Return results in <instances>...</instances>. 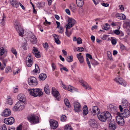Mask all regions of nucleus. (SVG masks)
<instances>
[{
  "instance_id": "obj_1",
  "label": "nucleus",
  "mask_w": 130,
  "mask_h": 130,
  "mask_svg": "<svg viewBox=\"0 0 130 130\" xmlns=\"http://www.w3.org/2000/svg\"><path fill=\"white\" fill-rule=\"evenodd\" d=\"M17 98L19 101L17 102L13 108V110L14 111L21 110L24 107V102L26 100L25 95L22 94H20L18 95Z\"/></svg>"
},
{
  "instance_id": "obj_2",
  "label": "nucleus",
  "mask_w": 130,
  "mask_h": 130,
  "mask_svg": "<svg viewBox=\"0 0 130 130\" xmlns=\"http://www.w3.org/2000/svg\"><path fill=\"white\" fill-rule=\"evenodd\" d=\"M99 119L101 121L105 122L108 120L109 121L111 119V116L110 113L108 111L102 112L97 115Z\"/></svg>"
},
{
  "instance_id": "obj_3",
  "label": "nucleus",
  "mask_w": 130,
  "mask_h": 130,
  "mask_svg": "<svg viewBox=\"0 0 130 130\" xmlns=\"http://www.w3.org/2000/svg\"><path fill=\"white\" fill-rule=\"evenodd\" d=\"M30 95L34 97H36L38 96H40L43 94L41 90L39 88L35 89H28Z\"/></svg>"
},
{
  "instance_id": "obj_4",
  "label": "nucleus",
  "mask_w": 130,
  "mask_h": 130,
  "mask_svg": "<svg viewBox=\"0 0 130 130\" xmlns=\"http://www.w3.org/2000/svg\"><path fill=\"white\" fill-rule=\"evenodd\" d=\"M14 27L20 36H22L24 33V29L21 27L19 22L16 20L14 23Z\"/></svg>"
},
{
  "instance_id": "obj_5",
  "label": "nucleus",
  "mask_w": 130,
  "mask_h": 130,
  "mask_svg": "<svg viewBox=\"0 0 130 130\" xmlns=\"http://www.w3.org/2000/svg\"><path fill=\"white\" fill-rule=\"evenodd\" d=\"M28 84L32 87L36 86L38 84L36 78L33 76L30 77L28 79Z\"/></svg>"
},
{
  "instance_id": "obj_6",
  "label": "nucleus",
  "mask_w": 130,
  "mask_h": 130,
  "mask_svg": "<svg viewBox=\"0 0 130 130\" xmlns=\"http://www.w3.org/2000/svg\"><path fill=\"white\" fill-rule=\"evenodd\" d=\"M28 119L32 124H36L39 122L38 117L34 115H31L28 117Z\"/></svg>"
},
{
  "instance_id": "obj_7",
  "label": "nucleus",
  "mask_w": 130,
  "mask_h": 130,
  "mask_svg": "<svg viewBox=\"0 0 130 130\" xmlns=\"http://www.w3.org/2000/svg\"><path fill=\"white\" fill-rule=\"evenodd\" d=\"M68 23L66 26L67 29H70L75 24V20L72 18H69L68 19Z\"/></svg>"
},
{
  "instance_id": "obj_8",
  "label": "nucleus",
  "mask_w": 130,
  "mask_h": 130,
  "mask_svg": "<svg viewBox=\"0 0 130 130\" xmlns=\"http://www.w3.org/2000/svg\"><path fill=\"white\" fill-rule=\"evenodd\" d=\"M52 93L56 100L59 101L60 99V95L58 91H57L54 87L52 88Z\"/></svg>"
},
{
  "instance_id": "obj_9",
  "label": "nucleus",
  "mask_w": 130,
  "mask_h": 130,
  "mask_svg": "<svg viewBox=\"0 0 130 130\" xmlns=\"http://www.w3.org/2000/svg\"><path fill=\"white\" fill-rule=\"evenodd\" d=\"M118 114V115L116 117L117 123L120 125H123L124 124V122L123 118L119 114Z\"/></svg>"
},
{
  "instance_id": "obj_10",
  "label": "nucleus",
  "mask_w": 130,
  "mask_h": 130,
  "mask_svg": "<svg viewBox=\"0 0 130 130\" xmlns=\"http://www.w3.org/2000/svg\"><path fill=\"white\" fill-rule=\"evenodd\" d=\"M49 122L52 128L55 129L58 127V123L56 121L53 119H51L50 120Z\"/></svg>"
},
{
  "instance_id": "obj_11",
  "label": "nucleus",
  "mask_w": 130,
  "mask_h": 130,
  "mask_svg": "<svg viewBox=\"0 0 130 130\" xmlns=\"http://www.w3.org/2000/svg\"><path fill=\"white\" fill-rule=\"evenodd\" d=\"M4 122L7 124L11 125L14 122V119L12 117L5 119L4 120Z\"/></svg>"
},
{
  "instance_id": "obj_12",
  "label": "nucleus",
  "mask_w": 130,
  "mask_h": 130,
  "mask_svg": "<svg viewBox=\"0 0 130 130\" xmlns=\"http://www.w3.org/2000/svg\"><path fill=\"white\" fill-rule=\"evenodd\" d=\"M114 80L115 82L119 84L123 85L124 86H126L125 81L121 78L116 77Z\"/></svg>"
},
{
  "instance_id": "obj_13",
  "label": "nucleus",
  "mask_w": 130,
  "mask_h": 130,
  "mask_svg": "<svg viewBox=\"0 0 130 130\" xmlns=\"http://www.w3.org/2000/svg\"><path fill=\"white\" fill-rule=\"evenodd\" d=\"M81 85L83 87L87 90H90L91 89L90 86L85 82L83 80H79Z\"/></svg>"
},
{
  "instance_id": "obj_14",
  "label": "nucleus",
  "mask_w": 130,
  "mask_h": 130,
  "mask_svg": "<svg viewBox=\"0 0 130 130\" xmlns=\"http://www.w3.org/2000/svg\"><path fill=\"white\" fill-rule=\"evenodd\" d=\"M74 110L75 112H78L81 110V108L80 104L77 102L74 103Z\"/></svg>"
},
{
  "instance_id": "obj_15",
  "label": "nucleus",
  "mask_w": 130,
  "mask_h": 130,
  "mask_svg": "<svg viewBox=\"0 0 130 130\" xmlns=\"http://www.w3.org/2000/svg\"><path fill=\"white\" fill-rule=\"evenodd\" d=\"M90 125L94 128H97L98 127L96 121L94 119H90L89 121Z\"/></svg>"
},
{
  "instance_id": "obj_16",
  "label": "nucleus",
  "mask_w": 130,
  "mask_h": 130,
  "mask_svg": "<svg viewBox=\"0 0 130 130\" xmlns=\"http://www.w3.org/2000/svg\"><path fill=\"white\" fill-rule=\"evenodd\" d=\"M2 115L5 117H7L11 114V112L10 109H6L2 113Z\"/></svg>"
},
{
  "instance_id": "obj_17",
  "label": "nucleus",
  "mask_w": 130,
  "mask_h": 130,
  "mask_svg": "<svg viewBox=\"0 0 130 130\" xmlns=\"http://www.w3.org/2000/svg\"><path fill=\"white\" fill-rule=\"evenodd\" d=\"M92 113H93L94 115L96 113L97 115L99 114L100 113V110L97 106H94L92 107Z\"/></svg>"
},
{
  "instance_id": "obj_18",
  "label": "nucleus",
  "mask_w": 130,
  "mask_h": 130,
  "mask_svg": "<svg viewBox=\"0 0 130 130\" xmlns=\"http://www.w3.org/2000/svg\"><path fill=\"white\" fill-rule=\"evenodd\" d=\"M34 48L33 50V53L35 55V56L37 58H39L40 57L39 52L36 48L35 47H33Z\"/></svg>"
},
{
  "instance_id": "obj_19",
  "label": "nucleus",
  "mask_w": 130,
  "mask_h": 130,
  "mask_svg": "<svg viewBox=\"0 0 130 130\" xmlns=\"http://www.w3.org/2000/svg\"><path fill=\"white\" fill-rule=\"evenodd\" d=\"M117 114H119L122 117H123L125 118L128 117L129 114V112L127 109H125L123 113H120L118 112L117 113Z\"/></svg>"
},
{
  "instance_id": "obj_20",
  "label": "nucleus",
  "mask_w": 130,
  "mask_h": 130,
  "mask_svg": "<svg viewBox=\"0 0 130 130\" xmlns=\"http://www.w3.org/2000/svg\"><path fill=\"white\" fill-rule=\"evenodd\" d=\"M66 90H67L69 91H70L72 92L77 91V89L76 88H75L70 85H69L68 86Z\"/></svg>"
},
{
  "instance_id": "obj_21",
  "label": "nucleus",
  "mask_w": 130,
  "mask_h": 130,
  "mask_svg": "<svg viewBox=\"0 0 130 130\" xmlns=\"http://www.w3.org/2000/svg\"><path fill=\"white\" fill-rule=\"evenodd\" d=\"M116 17L119 19L124 20L126 18L125 16L123 14L117 13L116 14Z\"/></svg>"
},
{
  "instance_id": "obj_22",
  "label": "nucleus",
  "mask_w": 130,
  "mask_h": 130,
  "mask_svg": "<svg viewBox=\"0 0 130 130\" xmlns=\"http://www.w3.org/2000/svg\"><path fill=\"white\" fill-rule=\"evenodd\" d=\"M53 36L54 38L55 42L57 44H59L60 42L58 36L56 34H53Z\"/></svg>"
},
{
  "instance_id": "obj_23",
  "label": "nucleus",
  "mask_w": 130,
  "mask_h": 130,
  "mask_svg": "<svg viewBox=\"0 0 130 130\" xmlns=\"http://www.w3.org/2000/svg\"><path fill=\"white\" fill-rule=\"evenodd\" d=\"M10 3L13 6L16 8L19 6V4L18 2L16 0H11L10 1Z\"/></svg>"
},
{
  "instance_id": "obj_24",
  "label": "nucleus",
  "mask_w": 130,
  "mask_h": 130,
  "mask_svg": "<svg viewBox=\"0 0 130 130\" xmlns=\"http://www.w3.org/2000/svg\"><path fill=\"white\" fill-rule=\"evenodd\" d=\"M128 102L125 99L122 100V105L124 108H126L128 105Z\"/></svg>"
},
{
  "instance_id": "obj_25",
  "label": "nucleus",
  "mask_w": 130,
  "mask_h": 130,
  "mask_svg": "<svg viewBox=\"0 0 130 130\" xmlns=\"http://www.w3.org/2000/svg\"><path fill=\"white\" fill-rule=\"evenodd\" d=\"M102 27L103 29L107 30L110 29V25L108 24L107 23L103 24L102 26Z\"/></svg>"
},
{
  "instance_id": "obj_26",
  "label": "nucleus",
  "mask_w": 130,
  "mask_h": 130,
  "mask_svg": "<svg viewBox=\"0 0 130 130\" xmlns=\"http://www.w3.org/2000/svg\"><path fill=\"white\" fill-rule=\"evenodd\" d=\"M44 88L45 92L47 94H49L50 93V91L49 86L46 85L44 86Z\"/></svg>"
},
{
  "instance_id": "obj_27",
  "label": "nucleus",
  "mask_w": 130,
  "mask_h": 130,
  "mask_svg": "<svg viewBox=\"0 0 130 130\" xmlns=\"http://www.w3.org/2000/svg\"><path fill=\"white\" fill-rule=\"evenodd\" d=\"M83 114L84 115H87L88 113V108L86 105H85L83 108Z\"/></svg>"
},
{
  "instance_id": "obj_28",
  "label": "nucleus",
  "mask_w": 130,
  "mask_h": 130,
  "mask_svg": "<svg viewBox=\"0 0 130 130\" xmlns=\"http://www.w3.org/2000/svg\"><path fill=\"white\" fill-rule=\"evenodd\" d=\"M7 104L12 105L13 104V100L10 96H8L6 101Z\"/></svg>"
},
{
  "instance_id": "obj_29",
  "label": "nucleus",
  "mask_w": 130,
  "mask_h": 130,
  "mask_svg": "<svg viewBox=\"0 0 130 130\" xmlns=\"http://www.w3.org/2000/svg\"><path fill=\"white\" fill-rule=\"evenodd\" d=\"M116 127V126L113 123H112L111 122L109 124V129L110 130H114Z\"/></svg>"
},
{
  "instance_id": "obj_30",
  "label": "nucleus",
  "mask_w": 130,
  "mask_h": 130,
  "mask_svg": "<svg viewBox=\"0 0 130 130\" xmlns=\"http://www.w3.org/2000/svg\"><path fill=\"white\" fill-rule=\"evenodd\" d=\"M39 78L42 80H44L46 77V74L43 73H42L39 75Z\"/></svg>"
},
{
  "instance_id": "obj_31",
  "label": "nucleus",
  "mask_w": 130,
  "mask_h": 130,
  "mask_svg": "<svg viewBox=\"0 0 130 130\" xmlns=\"http://www.w3.org/2000/svg\"><path fill=\"white\" fill-rule=\"evenodd\" d=\"M76 56L80 63H83L84 62V58L83 56L82 55H79L78 54H77Z\"/></svg>"
},
{
  "instance_id": "obj_32",
  "label": "nucleus",
  "mask_w": 130,
  "mask_h": 130,
  "mask_svg": "<svg viewBox=\"0 0 130 130\" xmlns=\"http://www.w3.org/2000/svg\"><path fill=\"white\" fill-rule=\"evenodd\" d=\"M76 4L79 7H82L84 4V0H82L79 1H76Z\"/></svg>"
},
{
  "instance_id": "obj_33",
  "label": "nucleus",
  "mask_w": 130,
  "mask_h": 130,
  "mask_svg": "<svg viewBox=\"0 0 130 130\" xmlns=\"http://www.w3.org/2000/svg\"><path fill=\"white\" fill-rule=\"evenodd\" d=\"M64 102L65 104L68 107L70 108L71 107L70 103L68 100L67 99H65L64 100Z\"/></svg>"
},
{
  "instance_id": "obj_34",
  "label": "nucleus",
  "mask_w": 130,
  "mask_h": 130,
  "mask_svg": "<svg viewBox=\"0 0 130 130\" xmlns=\"http://www.w3.org/2000/svg\"><path fill=\"white\" fill-rule=\"evenodd\" d=\"M64 130H73L70 125L69 124H67L64 126Z\"/></svg>"
},
{
  "instance_id": "obj_35",
  "label": "nucleus",
  "mask_w": 130,
  "mask_h": 130,
  "mask_svg": "<svg viewBox=\"0 0 130 130\" xmlns=\"http://www.w3.org/2000/svg\"><path fill=\"white\" fill-rule=\"evenodd\" d=\"M107 54L108 59L110 60H112V58L111 56L112 55L111 52L109 51H108L107 52Z\"/></svg>"
},
{
  "instance_id": "obj_36",
  "label": "nucleus",
  "mask_w": 130,
  "mask_h": 130,
  "mask_svg": "<svg viewBox=\"0 0 130 130\" xmlns=\"http://www.w3.org/2000/svg\"><path fill=\"white\" fill-rule=\"evenodd\" d=\"M73 57L72 56H68L67 57L66 60L69 62H70L73 61Z\"/></svg>"
},
{
  "instance_id": "obj_37",
  "label": "nucleus",
  "mask_w": 130,
  "mask_h": 130,
  "mask_svg": "<svg viewBox=\"0 0 130 130\" xmlns=\"http://www.w3.org/2000/svg\"><path fill=\"white\" fill-rule=\"evenodd\" d=\"M70 7L73 11H74V10H75L76 9V6L73 4H72L71 5Z\"/></svg>"
},
{
  "instance_id": "obj_38",
  "label": "nucleus",
  "mask_w": 130,
  "mask_h": 130,
  "mask_svg": "<svg viewBox=\"0 0 130 130\" xmlns=\"http://www.w3.org/2000/svg\"><path fill=\"white\" fill-rule=\"evenodd\" d=\"M5 19L6 17L4 14L3 17L2 19L1 20V24L2 25V26H3L4 25Z\"/></svg>"
},
{
  "instance_id": "obj_39",
  "label": "nucleus",
  "mask_w": 130,
  "mask_h": 130,
  "mask_svg": "<svg viewBox=\"0 0 130 130\" xmlns=\"http://www.w3.org/2000/svg\"><path fill=\"white\" fill-rule=\"evenodd\" d=\"M35 69L33 70V71L35 73L39 72V69L38 66L37 64H35Z\"/></svg>"
},
{
  "instance_id": "obj_40",
  "label": "nucleus",
  "mask_w": 130,
  "mask_h": 130,
  "mask_svg": "<svg viewBox=\"0 0 130 130\" xmlns=\"http://www.w3.org/2000/svg\"><path fill=\"white\" fill-rule=\"evenodd\" d=\"M32 57L31 54H29L28 56H27L26 58V61H32L31 60Z\"/></svg>"
},
{
  "instance_id": "obj_41",
  "label": "nucleus",
  "mask_w": 130,
  "mask_h": 130,
  "mask_svg": "<svg viewBox=\"0 0 130 130\" xmlns=\"http://www.w3.org/2000/svg\"><path fill=\"white\" fill-rule=\"evenodd\" d=\"M5 53V50L3 47L0 48V56L3 55Z\"/></svg>"
},
{
  "instance_id": "obj_42",
  "label": "nucleus",
  "mask_w": 130,
  "mask_h": 130,
  "mask_svg": "<svg viewBox=\"0 0 130 130\" xmlns=\"http://www.w3.org/2000/svg\"><path fill=\"white\" fill-rule=\"evenodd\" d=\"M68 29H67L66 28V32H65V34L68 37H69L71 35L72 33V32L71 31H70V32H69L68 30H67Z\"/></svg>"
},
{
  "instance_id": "obj_43",
  "label": "nucleus",
  "mask_w": 130,
  "mask_h": 130,
  "mask_svg": "<svg viewBox=\"0 0 130 130\" xmlns=\"http://www.w3.org/2000/svg\"><path fill=\"white\" fill-rule=\"evenodd\" d=\"M117 107L116 106H115L113 108H112V109H111L110 111H111L112 113H115L117 112Z\"/></svg>"
},
{
  "instance_id": "obj_44",
  "label": "nucleus",
  "mask_w": 130,
  "mask_h": 130,
  "mask_svg": "<svg viewBox=\"0 0 130 130\" xmlns=\"http://www.w3.org/2000/svg\"><path fill=\"white\" fill-rule=\"evenodd\" d=\"M32 61H30L29 60L28 61H26V64L27 66L29 67H30L32 66Z\"/></svg>"
},
{
  "instance_id": "obj_45",
  "label": "nucleus",
  "mask_w": 130,
  "mask_h": 130,
  "mask_svg": "<svg viewBox=\"0 0 130 130\" xmlns=\"http://www.w3.org/2000/svg\"><path fill=\"white\" fill-rule=\"evenodd\" d=\"M67 118L64 115H62L60 117L61 121L64 122L65 121Z\"/></svg>"
},
{
  "instance_id": "obj_46",
  "label": "nucleus",
  "mask_w": 130,
  "mask_h": 130,
  "mask_svg": "<svg viewBox=\"0 0 130 130\" xmlns=\"http://www.w3.org/2000/svg\"><path fill=\"white\" fill-rule=\"evenodd\" d=\"M11 51L16 56L17 55V52L15 48L13 47L11 49Z\"/></svg>"
},
{
  "instance_id": "obj_47",
  "label": "nucleus",
  "mask_w": 130,
  "mask_h": 130,
  "mask_svg": "<svg viewBox=\"0 0 130 130\" xmlns=\"http://www.w3.org/2000/svg\"><path fill=\"white\" fill-rule=\"evenodd\" d=\"M91 62L92 64L93 65H96L98 64V63L96 61L93 59H92L91 61Z\"/></svg>"
},
{
  "instance_id": "obj_48",
  "label": "nucleus",
  "mask_w": 130,
  "mask_h": 130,
  "mask_svg": "<svg viewBox=\"0 0 130 130\" xmlns=\"http://www.w3.org/2000/svg\"><path fill=\"white\" fill-rule=\"evenodd\" d=\"M113 32H114V34L117 35H119L120 33V31L118 29L113 30V31L112 33H111V34H112Z\"/></svg>"
},
{
  "instance_id": "obj_49",
  "label": "nucleus",
  "mask_w": 130,
  "mask_h": 130,
  "mask_svg": "<svg viewBox=\"0 0 130 130\" xmlns=\"http://www.w3.org/2000/svg\"><path fill=\"white\" fill-rule=\"evenodd\" d=\"M59 28V30H58V32L60 34H62L64 31L63 28L61 26H60Z\"/></svg>"
},
{
  "instance_id": "obj_50",
  "label": "nucleus",
  "mask_w": 130,
  "mask_h": 130,
  "mask_svg": "<svg viewBox=\"0 0 130 130\" xmlns=\"http://www.w3.org/2000/svg\"><path fill=\"white\" fill-rule=\"evenodd\" d=\"M11 68L10 67H7L5 70V72L6 73H8L9 72H11Z\"/></svg>"
},
{
  "instance_id": "obj_51",
  "label": "nucleus",
  "mask_w": 130,
  "mask_h": 130,
  "mask_svg": "<svg viewBox=\"0 0 130 130\" xmlns=\"http://www.w3.org/2000/svg\"><path fill=\"white\" fill-rule=\"evenodd\" d=\"M30 41L31 43L33 44H35L37 42V38H35L34 39H30Z\"/></svg>"
},
{
  "instance_id": "obj_52",
  "label": "nucleus",
  "mask_w": 130,
  "mask_h": 130,
  "mask_svg": "<svg viewBox=\"0 0 130 130\" xmlns=\"http://www.w3.org/2000/svg\"><path fill=\"white\" fill-rule=\"evenodd\" d=\"M77 43L78 44H80L82 43V40L80 38H77Z\"/></svg>"
},
{
  "instance_id": "obj_53",
  "label": "nucleus",
  "mask_w": 130,
  "mask_h": 130,
  "mask_svg": "<svg viewBox=\"0 0 130 130\" xmlns=\"http://www.w3.org/2000/svg\"><path fill=\"white\" fill-rule=\"evenodd\" d=\"M51 66L52 68L53 71H54L56 69V66L55 64L54 63H52L51 64Z\"/></svg>"
},
{
  "instance_id": "obj_54",
  "label": "nucleus",
  "mask_w": 130,
  "mask_h": 130,
  "mask_svg": "<svg viewBox=\"0 0 130 130\" xmlns=\"http://www.w3.org/2000/svg\"><path fill=\"white\" fill-rule=\"evenodd\" d=\"M115 106L112 104H110L108 106V109L109 110H110L111 109H112V108H113Z\"/></svg>"
},
{
  "instance_id": "obj_55",
  "label": "nucleus",
  "mask_w": 130,
  "mask_h": 130,
  "mask_svg": "<svg viewBox=\"0 0 130 130\" xmlns=\"http://www.w3.org/2000/svg\"><path fill=\"white\" fill-rule=\"evenodd\" d=\"M1 130H7L6 126L5 124H3L2 125Z\"/></svg>"
},
{
  "instance_id": "obj_56",
  "label": "nucleus",
  "mask_w": 130,
  "mask_h": 130,
  "mask_svg": "<svg viewBox=\"0 0 130 130\" xmlns=\"http://www.w3.org/2000/svg\"><path fill=\"white\" fill-rule=\"evenodd\" d=\"M77 51L79 52H82L84 50V48L83 47H78Z\"/></svg>"
},
{
  "instance_id": "obj_57",
  "label": "nucleus",
  "mask_w": 130,
  "mask_h": 130,
  "mask_svg": "<svg viewBox=\"0 0 130 130\" xmlns=\"http://www.w3.org/2000/svg\"><path fill=\"white\" fill-rule=\"evenodd\" d=\"M20 69H18L17 71H14L13 72V74L14 75L18 74L20 72Z\"/></svg>"
},
{
  "instance_id": "obj_58",
  "label": "nucleus",
  "mask_w": 130,
  "mask_h": 130,
  "mask_svg": "<svg viewBox=\"0 0 130 130\" xmlns=\"http://www.w3.org/2000/svg\"><path fill=\"white\" fill-rule=\"evenodd\" d=\"M22 126L21 124L20 125L17 127V130H22Z\"/></svg>"
},
{
  "instance_id": "obj_59",
  "label": "nucleus",
  "mask_w": 130,
  "mask_h": 130,
  "mask_svg": "<svg viewBox=\"0 0 130 130\" xmlns=\"http://www.w3.org/2000/svg\"><path fill=\"white\" fill-rule=\"evenodd\" d=\"M86 56L87 58H89L91 59H92V56L89 54H86Z\"/></svg>"
},
{
  "instance_id": "obj_60",
  "label": "nucleus",
  "mask_w": 130,
  "mask_h": 130,
  "mask_svg": "<svg viewBox=\"0 0 130 130\" xmlns=\"http://www.w3.org/2000/svg\"><path fill=\"white\" fill-rule=\"evenodd\" d=\"M111 42L112 44L113 45H115L117 43L116 40L114 39H112L111 40Z\"/></svg>"
},
{
  "instance_id": "obj_61",
  "label": "nucleus",
  "mask_w": 130,
  "mask_h": 130,
  "mask_svg": "<svg viewBox=\"0 0 130 130\" xmlns=\"http://www.w3.org/2000/svg\"><path fill=\"white\" fill-rule=\"evenodd\" d=\"M43 46L44 48L46 49H47V48L48 46V45L47 43H45L44 44H43Z\"/></svg>"
},
{
  "instance_id": "obj_62",
  "label": "nucleus",
  "mask_w": 130,
  "mask_h": 130,
  "mask_svg": "<svg viewBox=\"0 0 130 130\" xmlns=\"http://www.w3.org/2000/svg\"><path fill=\"white\" fill-rule=\"evenodd\" d=\"M60 70L62 72V70H63L66 71H68V69L66 67H63V68H60Z\"/></svg>"
},
{
  "instance_id": "obj_63",
  "label": "nucleus",
  "mask_w": 130,
  "mask_h": 130,
  "mask_svg": "<svg viewBox=\"0 0 130 130\" xmlns=\"http://www.w3.org/2000/svg\"><path fill=\"white\" fill-rule=\"evenodd\" d=\"M102 5L104 7H107L109 5V4L108 3H103L102 4Z\"/></svg>"
},
{
  "instance_id": "obj_64",
  "label": "nucleus",
  "mask_w": 130,
  "mask_h": 130,
  "mask_svg": "<svg viewBox=\"0 0 130 130\" xmlns=\"http://www.w3.org/2000/svg\"><path fill=\"white\" fill-rule=\"evenodd\" d=\"M125 24H126L127 26H129L130 28V22L126 21L125 22Z\"/></svg>"
}]
</instances>
